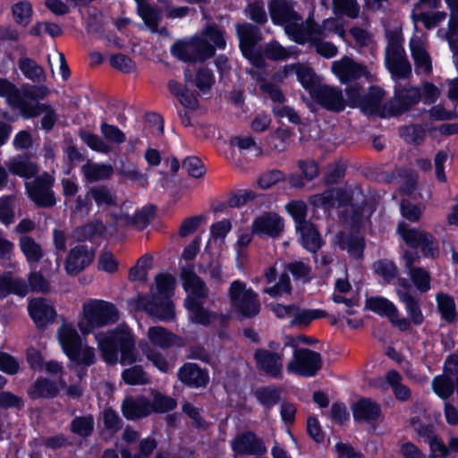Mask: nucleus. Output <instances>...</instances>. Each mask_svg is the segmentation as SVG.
I'll list each match as a JSON object with an SVG mask.
<instances>
[{
  "label": "nucleus",
  "mask_w": 458,
  "mask_h": 458,
  "mask_svg": "<svg viewBox=\"0 0 458 458\" xmlns=\"http://www.w3.org/2000/svg\"><path fill=\"white\" fill-rule=\"evenodd\" d=\"M148 337L153 345L162 349L174 346L182 348L185 347L187 344L184 337L159 326L150 327L148 331Z\"/></svg>",
  "instance_id": "obj_25"
},
{
  "label": "nucleus",
  "mask_w": 458,
  "mask_h": 458,
  "mask_svg": "<svg viewBox=\"0 0 458 458\" xmlns=\"http://www.w3.org/2000/svg\"><path fill=\"white\" fill-rule=\"evenodd\" d=\"M228 296L231 305L243 318H253L259 314L261 304L259 294L252 288H247L243 281H233Z\"/></svg>",
  "instance_id": "obj_5"
},
{
  "label": "nucleus",
  "mask_w": 458,
  "mask_h": 458,
  "mask_svg": "<svg viewBox=\"0 0 458 458\" xmlns=\"http://www.w3.org/2000/svg\"><path fill=\"white\" fill-rule=\"evenodd\" d=\"M150 401L145 395L127 396L123 401L121 409L128 420H137L151 414Z\"/></svg>",
  "instance_id": "obj_24"
},
{
  "label": "nucleus",
  "mask_w": 458,
  "mask_h": 458,
  "mask_svg": "<svg viewBox=\"0 0 458 458\" xmlns=\"http://www.w3.org/2000/svg\"><path fill=\"white\" fill-rule=\"evenodd\" d=\"M96 250L86 244L71 248L64 260V270L69 276H77L89 267L95 259Z\"/></svg>",
  "instance_id": "obj_12"
},
{
  "label": "nucleus",
  "mask_w": 458,
  "mask_h": 458,
  "mask_svg": "<svg viewBox=\"0 0 458 458\" xmlns=\"http://www.w3.org/2000/svg\"><path fill=\"white\" fill-rule=\"evenodd\" d=\"M105 226L100 221H91L74 229V238L79 242L93 241L103 234Z\"/></svg>",
  "instance_id": "obj_43"
},
{
  "label": "nucleus",
  "mask_w": 458,
  "mask_h": 458,
  "mask_svg": "<svg viewBox=\"0 0 458 458\" xmlns=\"http://www.w3.org/2000/svg\"><path fill=\"white\" fill-rule=\"evenodd\" d=\"M270 19L276 26H285L293 20H302L301 15L294 10L290 0H271L268 3Z\"/></svg>",
  "instance_id": "obj_21"
},
{
  "label": "nucleus",
  "mask_w": 458,
  "mask_h": 458,
  "mask_svg": "<svg viewBox=\"0 0 458 458\" xmlns=\"http://www.w3.org/2000/svg\"><path fill=\"white\" fill-rule=\"evenodd\" d=\"M178 380L189 388H203L209 383V373L194 362H185L177 370Z\"/></svg>",
  "instance_id": "obj_17"
},
{
  "label": "nucleus",
  "mask_w": 458,
  "mask_h": 458,
  "mask_svg": "<svg viewBox=\"0 0 458 458\" xmlns=\"http://www.w3.org/2000/svg\"><path fill=\"white\" fill-rule=\"evenodd\" d=\"M286 269L292 274L294 281H301L303 284L311 281V267L301 260L288 263Z\"/></svg>",
  "instance_id": "obj_62"
},
{
  "label": "nucleus",
  "mask_w": 458,
  "mask_h": 458,
  "mask_svg": "<svg viewBox=\"0 0 458 458\" xmlns=\"http://www.w3.org/2000/svg\"><path fill=\"white\" fill-rule=\"evenodd\" d=\"M14 22L21 27H27L32 21L33 7L28 0L19 1L11 7Z\"/></svg>",
  "instance_id": "obj_47"
},
{
  "label": "nucleus",
  "mask_w": 458,
  "mask_h": 458,
  "mask_svg": "<svg viewBox=\"0 0 458 458\" xmlns=\"http://www.w3.org/2000/svg\"><path fill=\"white\" fill-rule=\"evenodd\" d=\"M216 83L213 71L208 67H200L194 77V85L203 94L208 93Z\"/></svg>",
  "instance_id": "obj_55"
},
{
  "label": "nucleus",
  "mask_w": 458,
  "mask_h": 458,
  "mask_svg": "<svg viewBox=\"0 0 458 458\" xmlns=\"http://www.w3.org/2000/svg\"><path fill=\"white\" fill-rule=\"evenodd\" d=\"M253 360L258 370L275 379L284 377V352H273L267 348H257Z\"/></svg>",
  "instance_id": "obj_11"
},
{
  "label": "nucleus",
  "mask_w": 458,
  "mask_h": 458,
  "mask_svg": "<svg viewBox=\"0 0 458 458\" xmlns=\"http://www.w3.org/2000/svg\"><path fill=\"white\" fill-rule=\"evenodd\" d=\"M334 13L338 16H346L355 19L360 13V5L357 0H333Z\"/></svg>",
  "instance_id": "obj_56"
},
{
  "label": "nucleus",
  "mask_w": 458,
  "mask_h": 458,
  "mask_svg": "<svg viewBox=\"0 0 458 458\" xmlns=\"http://www.w3.org/2000/svg\"><path fill=\"white\" fill-rule=\"evenodd\" d=\"M254 396L265 409H271L281 400V390L273 386H260L255 390Z\"/></svg>",
  "instance_id": "obj_46"
},
{
  "label": "nucleus",
  "mask_w": 458,
  "mask_h": 458,
  "mask_svg": "<svg viewBox=\"0 0 458 458\" xmlns=\"http://www.w3.org/2000/svg\"><path fill=\"white\" fill-rule=\"evenodd\" d=\"M399 134L406 143L414 146H421L425 141L427 130L422 124L414 123L402 126Z\"/></svg>",
  "instance_id": "obj_45"
},
{
  "label": "nucleus",
  "mask_w": 458,
  "mask_h": 458,
  "mask_svg": "<svg viewBox=\"0 0 458 458\" xmlns=\"http://www.w3.org/2000/svg\"><path fill=\"white\" fill-rule=\"evenodd\" d=\"M251 230L253 234L276 239L283 233L284 221L278 214L267 212L255 217L252 222Z\"/></svg>",
  "instance_id": "obj_15"
},
{
  "label": "nucleus",
  "mask_w": 458,
  "mask_h": 458,
  "mask_svg": "<svg viewBox=\"0 0 458 458\" xmlns=\"http://www.w3.org/2000/svg\"><path fill=\"white\" fill-rule=\"evenodd\" d=\"M60 392L58 385L49 378L39 377L28 389V395L32 400L53 399Z\"/></svg>",
  "instance_id": "obj_31"
},
{
  "label": "nucleus",
  "mask_w": 458,
  "mask_h": 458,
  "mask_svg": "<svg viewBox=\"0 0 458 458\" xmlns=\"http://www.w3.org/2000/svg\"><path fill=\"white\" fill-rule=\"evenodd\" d=\"M18 66L21 73L33 82H39L45 77L44 69L30 57H21Z\"/></svg>",
  "instance_id": "obj_50"
},
{
  "label": "nucleus",
  "mask_w": 458,
  "mask_h": 458,
  "mask_svg": "<svg viewBox=\"0 0 458 458\" xmlns=\"http://www.w3.org/2000/svg\"><path fill=\"white\" fill-rule=\"evenodd\" d=\"M96 340L101 355L107 364H116L119 353L122 365H131L137 360L134 335L127 326L118 325L106 333H98L96 335Z\"/></svg>",
  "instance_id": "obj_2"
},
{
  "label": "nucleus",
  "mask_w": 458,
  "mask_h": 458,
  "mask_svg": "<svg viewBox=\"0 0 458 458\" xmlns=\"http://www.w3.org/2000/svg\"><path fill=\"white\" fill-rule=\"evenodd\" d=\"M235 30L242 56L257 69L265 67V57L271 61H284L290 57L287 49L276 40H271L266 44L262 52L261 47L259 46L263 39L262 31L260 27L253 23H236Z\"/></svg>",
  "instance_id": "obj_1"
},
{
  "label": "nucleus",
  "mask_w": 458,
  "mask_h": 458,
  "mask_svg": "<svg viewBox=\"0 0 458 458\" xmlns=\"http://www.w3.org/2000/svg\"><path fill=\"white\" fill-rule=\"evenodd\" d=\"M322 108L331 112H342L346 106L341 89L320 84L310 96Z\"/></svg>",
  "instance_id": "obj_18"
},
{
  "label": "nucleus",
  "mask_w": 458,
  "mask_h": 458,
  "mask_svg": "<svg viewBox=\"0 0 458 458\" xmlns=\"http://www.w3.org/2000/svg\"><path fill=\"white\" fill-rule=\"evenodd\" d=\"M386 63L393 77L408 79L411 76V65L404 55L387 57Z\"/></svg>",
  "instance_id": "obj_42"
},
{
  "label": "nucleus",
  "mask_w": 458,
  "mask_h": 458,
  "mask_svg": "<svg viewBox=\"0 0 458 458\" xmlns=\"http://www.w3.org/2000/svg\"><path fill=\"white\" fill-rule=\"evenodd\" d=\"M365 308L381 317L389 318L396 315V306L388 299L382 296H374L366 300Z\"/></svg>",
  "instance_id": "obj_38"
},
{
  "label": "nucleus",
  "mask_w": 458,
  "mask_h": 458,
  "mask_svg": "<svg viewBox=\"0 0 458 458\" xmlns=\"http://www.w3.org/2000/svg\"><path fill=\"white\" fill-rule=\"evenodd\" d=\"M10 105L14 108H18L21 116L25 119L37 117L43 114L44 109L47 108V104H32L30 101L24 99L20 91L16 97L13 98Z\"/></svg>",
  "instance_id": "obj_39"
},
{
  "label": "nucleus",
  "mask_w": 458,
  "mask_h": 458,
  "mask_svg": "<svg viewBox=\"0 0 458 458\" xmlns=\"http://www.w3.org/2000/svg\"><path fill=\"white\" fill-rule=\"evenodd\" d=\"M434 392L443 400H447L454 392V382L447 376H437L433 379Z\"/></svg>",
  "instance_id": "obj_59"
},
{
  "label": "nucleus",
  "mask_w": 458,
  "mask_h": 458,
  "mask_svg": "<svg viewBox=\"0 0 458 458\" xmlns=\"http://www.w3.org/2000/svg\"><path fill=\"white\" fill-rule=\"evenodd\" d=\"M436 302L441 319L449 324L456 321V305L452 295L445 293H438L436 295Z\"/></svg>",
  "instance_id": "obj_35"
},
{
  "label": "nucleus",
  "mask_w": 458,
  "mask_h": 458,
  "mask_svg": "<svg viewBox=\"0 0 458 458\" xmlns=\"http://www.w3.org/2000/svg\"><path fill=\"white\" fill-rule=\"evenodd\" d=\"M122 379L128 386H141L148 383V377L141 365H132L122 372Z\"/></svg>",
  "instance_id": "obj_53"
},
{
  "label": "nucleus",
  "mask_w": 458,
  "mask_h": 458,
  "mask_svg": "<svg viewBox=\"0 0 458 458\" xmlns=\"http://www.w3.org/2000/svg\"><path fill=\"white\" fill-rule=\"evenodd\" d=\"M385 90L378 86H370L369 91L363 94L359 107L366 113L374 114L381 107Z\"/></svg>",
  "instance_id": "obj_37"
},
{
  "label": "nucleus",
  "mask_w": 458,
  "mask_h": 458,
  "mask_svg": "<svg viewBox=\"0 0 458 458\" xmlns=\"http://www.w3.org/2000/svg\"><path fill=\"white\" fill-rule=\"evenodd\" d=\"M297 167L301 173H291L287 181L291 187L302 189L306 182L313 181L319 174V165L312 158L300 159Z\"/></svg>",
  "instance_id": "obj_22"
},
{
  "label": "nucleus",
  "mask_w": 458,
  "mask_h": 458,
  "mask_svg": "<svg viewBox=\"0 0 458 458\" xmlns=\"http://www.w3.org/2000/svg\"><path fill=\"white\" fill-rule=\"evenodd\" d=\"M296 229L301 234V246L309 252L317 253L324 242L316 226L309 222Z\"/></svg>",
  "instance_id": "obj_33"
},
{
  "label": "nucleus",
  "mask_w": 458,
  "mask_h": 458,
  "mask_svg": "<svg viewBox=\"0 0 458 458\" xmlns=\"http://www.w3.org/2000/svg\"><path fill=\"white\" fill-rule=\"evenodd\" d=\"M150 406L151 414L153 412L162 414L174 411L177 406V402L171 396L156 392L152 402L150 401Z\"/></svg>",
  "instance_id": "obj_54"
},
{
  "label": "nucleus",
  "mask_w": 458,
  "mask_h": 458,
  "mask_svg": "<svg viewBox=\"0 0 458 458\" xmlns=\"http://www.w3.org/2000/svg\"><path fill=\"white\" fill-rule=\"evenodd\" d=\"M352 412L355 422L377 421L381 414L380 404L369 397H361L352 403Z\"/></svg>",
  "instance_id": "obj_23"
},
{
  "label": "nucleus",
  "mask_w": 458,
  "mask_h": 458,
  "mask_svg": "<svg viewBox=\"0 0 458 458\" xmlns=\"http://www.w3.org/2000/svg\"><path fill=\"white\" fill-rule=\"evenodd\" d=\"M58 340L63 352L71 360H78L81 351V337L70 324H63L58 329Z\"/></svg>",
  "instance_id": "obj_20"
},
{
  "label": "nucleus",
  "mask_w": 458,
  "mask_h": 458,
  "mask_svg": "<svg viewBox=\"0 0 458 458\" xmlns=\"http://www.w3.org/2000/svg\"><path fill=\"white\" fill-rule=\"evenodd\" d=\"M29 293V287L25 280L13 276L11 272L0 274V300L14 294L21 298Z\"/></svg>",
  "instance_id": "obj_30"
},
{
  "label": "nucleus",
  "mask_w": 458,
  "mask_h": 458,
  "mask_svg": "<svg viewBox=\"0 0 458 458\" xmlns=\"http://www.w3.org/2000/svg\"><path fill=\"white\" fill-rule=\"evenodd\" d=\"M139 306L154 319L171 322L175 318V308L170 296L146 295L140 298Z\"/></svg>",
  "instance_id": "obj_10"
},
{
  "label": "nucleus",
  "mask_w": 458,
  "mask_h": 458,
  "mask_svg": "<svg viewBox=\"0 0 458 458\" xmlns=\"http://www.w3.org/2000/svg\"><path fill=\"white\" fill-rule=\"evenodd\" d=\"M301 20H293L284 26V31L289 38L299 45H304L309 41L306 37V24L299 22Z\"/></svg>",
  "instance_id": "obj_61"
},
{
  "label": "nucleus",
  "mask_w": 458,
  "mask_h": 458,
  "mask_svg": "<svg viewBox=\"0 0 458 458\" xmlns=\"http://www.w3.org/2000/svg\"><path fill=\"white\" fill-rule=\"evenodd\" d=\"M184 307L190 320L196 325L209 327L216 319V314L204 307V301L196 298H185Z\"/></svg>",
  "instance_id": "obj_27"
},
{
  "label": "nucleus",
  "mask_w": 458,
  "mask_h": 458,
  "mask_svg": "<svg viewBox=\"0 0 458 458\" xmlns=\"http://www.w3.org/2000/svg\"><path fill=\"white\" fill-rule=\"evenodd\" d=\"M181 278L185 292L191 293L186 298H196L202 301L208 297V288L206 283L192 269H184L181 274Z\"/></svg>",
  "instance_id": "obj_29"
},
{
  "label": "nucleus",
  "mask_w": 458,
  "mask_h": 458,
  "mask_svg": "<svg viewBox=\"0 0 458 458\" xmlns=\"http://www.w3.org/2000/svg\"><path fill=\"white\" fill-rule=\"evenodd\" d=\"M182 166L188 175L193 178H201L206 174L204 163L196 156L186 157L182 161Z\"/></svg>",
  "instance_id": "obj_64"
},
{
  "label": "nucleus",
  "mask_w": 458,
  "mask_h": 458,
  "mask_svg": "<svg viewBox=\"0 0 458 458\" xmlns=\"http://www.w3.org/2000/svg\"><path fill=\"white\" fill-rule=\"evenodd\" d=\"M293 71L295 72L297 81L309 92L310 96L320 86L319 77L316 74L313 68L301 64H286L284 67V76H288Z\"/></svg>",
  "instance_id": "obj_26"
},
{
  "label": "nucleus",
  "mask_w": 458,
  "mask_h": 458,
  "mask_svg": "<svg viewBox=\"0 0 458 458\" xmlns=\"http://www.w3.org/2000/svg\"><path fill=\"white\" fill-rule=\"evenodd\" d=\"M83 313L86 324H79L82 334L88 335L95 328L116 323L119 318V310L116 306L104 300H92L83 305Z\"/></svg>",
  "instance_id": "obj_3"
},
{
  "label": "nucleus",
  "mask_w": 458,
  "mask_h": 458,
  "mask_svg": "<svg viewBox=\"0 0 458 458\" xmlns=\"http://www.w3.org/2000/svg\"><path fill=\"white\" fill-rule=\"evenodd\" d=\"M7 168L12 174L21 178L29 180L38 176V165L31 161V156L28 153L17 155L10 159Z\"/></svg>",
  "instance_id": "obj_28"
},
{
  "label": "nucleus",
  "mask_w": 458,
  "mask_h": 458,
  "mask_svg": "<svg viewBox=\"0 0 458 458\" xmlns=\"http://www.w3.org/2000/svg\"><path fill=\"white\" fill-rule=\"evenodd\" d=\"M19 246L28 263H38L44 256V251L39 243L31 236L20 237Z\"/></svg>",
  "instance_id": "obj_41"
},
{
  "label": "nucleus",
  "mask_w": 458,
  "mask_h": 458,
  "mask_svg": "<svg viewBox=\"0 0 458 458\" xmlns=\"http://www.w3.org/2000/svg\"><path fill=\"white\" fill-rule=\"evenodd\" d=\"M411 57L417 69H421L425 73L432 72V62L428 52L421 46L411 47Z\"/></svg>",
  "instance_id": "obj_58"
},
{
  "label": "nucleus",
  "mask_w": 458,
  "mask_h": 458,
  "mask_svg": "<svg viewBox=\"0 0 458 458\" xmlns=\"http://www.w3.org/2000/svg\"><path fill=\"white\" fill-rule=\"evenodd\" d=\"M327 312L320 309H303L296 311L290 321L291 327H308L313 320L327 317Z\"/></svg>",
  "instance_id": "obj_48"
},
{
  "label": "nucleus",
  "mask_w": 458,
  "mask_h": 458,
  "mask_svg": "<svg viewBox=\"0 0 458 458\" xmlns=\"http://www.w3.org/2000/svg\"><path fill=\"white\" fill-rule=\"evenodd\" d=\"M80 138L93 151L108 154L112 150V148L98 134L83 131L80 133Z\"/></svg>",
  "instance_id": "obj_57"
},
{
  "label": "nucleus",
  "mask_w": 458,
  "mask_h": 458,
  "mask_svg": "<svg viewBox=\"0 0 458 458\" xmlns=\"http://www.w3.org/2000/svg\"><path fill=\"white\" fill-rule=\"evenodd\" d=\"M138 5V14L144 23L152 30H157L159 22L162 20V13L159 7L150 4H142L143 0H134Z\"/></svg>",
  "instance_id": "obj_36"
},
{
  "label": "nucleus",
  "mask_w": 458,
  "mask_h": 458,
  "mask_svg": "<svg viewBox=\"0 0 458 458\" xmlns=\"http://www.w3.org/2000/svg\"><path fill=\"white\" fill-rule=\"evenodd\" d=\"M91 200H94L98 207L116 206V198L106 185H96L89 189Z\"/></svg>",
  "instance_id": "obj_51"
},
{
  "label": "nucleus",
  "mask_w": 458,
  "mask_h": 458,
  "mask_svg": "<svg viewBox=\"0 0 458 458\" xmlns=\"http://www.w3.org/2000/svg\"><path fill=\"white\" fill-rule=\"evenodd\" d=\"M335 244L344 251H346L348 256L353 260H361L364 259V252L366 249L365 237L356 232L339 231L335 234Z\"/></svg>",
  "instance_id": "obj_16"
},
{
  "label": "nucleus",
  "mask_w": 458,
  "mask_h": 458,
  "mask_svg": "<svg viewBox=\"0 0 458 458\" xmlns=\"http://www.w3.org/2000/svg\"><path fill=\"white\" fill-rule=\"evenodd\" d=\"M82 172L89 182H96L110 178L114 173L112 165L106 164H86Z\"/></svg>",
  "instance_id": "obj_44"
},
{
  "label": "nucleus",
  "mask_w": 458,
  "mask_h": 458,
  "mask_svg": "<svg viewBox=\"0 0 458 458\" xmlns=\"http://www.w3.org/2000/svg\"><path fill=\"white\" fill-rule=\"evenodd\" d=\"M322 368V356L319 352L308 348H295L293 359L286 365L288 374L304 377H312Z\"/></svg>",
  "instance_id": "obj_7"
},
{
  "label": "nucleus",
  "mask_w": 458,
  "mask_h": 458,
  "mask_svg": "<svg viewBox=\"0 0 458 458\" xmlns=\"http://www.w3.org/2000/svg\"><path fill=\"white\" fill-rule=\"evenodd\" d=\"M397 233L409 248L420 249L424 258L434 259L439 256L438 241L431 233L410 227L405 222L398 224Z\"/></svg>",
  "instance_id": "obj_6"
},
{
  "label": "nucleus",
  "mask_w": 458,
  "mask_h": 458,
  "mask_svg": "<svg viewBox=\"0 0 458 458\" xmlns=\"http://www.w3.org/2000/svg\"><path fill=\"white\" fill-rule=\"evenodd\" d=\"M411 279L420 293H427L430 289V274L421 267H411Z\"/></svg>",
  "instance_id": "obj_60"
},
{
  "label": "nucleus",
  "mask_w": 458,
  "mask_h": 458,
  "mask_svg": "<svg viewBox=\"0 0 458 458\" xmlns=\"http://www.w3.org/2000/svg\"><path fill=\"white\" fill-rule=\"evenodd\" d=\"M397 294L412 325L420 326L424 322V316L419 300L408 292L397 290Z\"/></svg>",
  "instance_id": "obj_34"
},
{
  "label": "nucleus",
  "mask_w": 458,
  "mask_h": 458,
  "mask_svg": "<svg viewBox=\"0 0 458 458\" xmlns=\"http://www.w3.org/2000/svg\"><path fill=\"white\" fill-rule=\"evenodd\" d=\"M231 447L239 455L260 456L267 453L265 443L253 431L237 434L231 441Z\"/></svg>",
  "instance_id": "obj_14"
},
{
  "label": "nucleus",
  "mask_w": 458,
  "mask_h": 458,
  "mask_svg": "<svg viewBox=\"0 0 458 458\" xmlns=\"http://www.w3.org/2000/svg\"><path fill=\"white\" fill-rule=\"evenodd\" d=\"M372 268L375 274L387 284H390L398 276V268L395 263L387 259H377L373 263Z\"/></svg>",
  "instance_id": "obj_52"
},
{
  "label": "nucleus",
  "mask_w": 458,
  "mask_h": 458,
  "mask_svg": "<svg viewBox=\"0 0 458 458\" xmlns=\"http://www.w3.org/2000/svg\"><path fill=\"white\" fill-rule=\"evenodd\" d=\"M54 183L55 178L47 172H44L33 182L25 184L27 194L37 207L52 208L56 204L55 192L52 190Z\"/></svg>",
  "instance_id": "obj_9"
},
{
  "label": "nucleus",
  "mask_w": 458,
  "mask_h": 458,
  "mask_svg": "<svg viewBox=\"0 0 458 458\" xmlns=\"http://www.w3.org/2000/svg\"><path fill=\"white\" fill-rule=\"evenodd\" d=\"M321 203L329 208L337 204L339 208L350 207L353 204V193L344 188H333L325 191L320 195Z\"/></svg>",
  "instance_id": "obj_32"
},
{
  "label": "nucleus",
  "mask_w": 458,
  "mask_h": 458,
  "mask_svg": "<svg viewBox=\"0 0 458 458\" xmlns=\"http://www.w3.org/2000/svg\"><path fill=\"white\" fill-rule=\"evenodd\" d=\"M292 132L287 128H277L270 135V145L277 152H284L289 146Z\"/></svg>",
  "instance_id": "obj_63"
},
{
  "label": "nucleus",
  "mask_w": 458,
  "mask_h": 458,
  "mask_svg": "<svg viewBox=\"0 0 458 458\" xmlns=\"http://www.w3.org/2000/svg\"><path fill=\"white\" fill-rule=\"evenodd\" d=\"M216 49L225 50L226 47L225 30L216 22L207 23L200 34Z\"/></svg>",
  "instance_id": "obj_40"
},
{
  "label": "nucleus",
  "mask_w": 458,
  "mask_h": 458,
  "mask_svg": "<svg viewBox=\"0 0 458 458\" xmlns=\"http://www.w3.org/2000/svg\"><path fill=\"white\" fill-rule=\"evenodd\" d=\"M170 51L173 56L184 63H203L215 56V47L201 35L175 41Z\"/></svg>",
  "instance_id": "obj_4"
},
{
  "label": "nucleus",
  "mask_w": 458,
  "mask_h": 458,
  "mask_svg": "<svg viewBox=\"0 0 458 458\" xmlns=\"http://www.w3.org/2000/svg\"><path fill=\"white\" fill-rule=\"evenodd\" d=\"M421 99V91L417 87L395 89L393 98L382 106V117H395L410 111Z\"/></svg>",
  "instance_id": "obj_8"
},
{
  "label": "nucleus",
  "mask_w": 458,
  "mask_h": 458,
  "mask_svg": "<svg viewBox=\"0 0 458 458\" xmlns=\"http://www.w3.org/2000/svg\"><path fill=\"white\" fill-rule=\"evenodd\" d=\"M332 72L343 84L353 82L368 73L365 65L347 56L334 62Z\"/></svg>",
  "instance_id": "obj_19"
},
{
  "label": "nucleus",
  "mask_w": 458,
  "mask_h": 458,
  "mask_svg": "<svg viewBox=\"0 0 458 458\" xmlns=\"http://www.w3.org/2000/svg\"><path fill=\"white\" fill-rule=\"evenodd\" d=\"M70 430L81 437H90L94 431L93 415L76 416L70 423Z\"/></svg>",
  "instance_id": "obj_49"
},
{
  "label": "nucleus",
  "mask_w": 458,
  "mask_h": 458,
  "mask_svg": "<svg viewBox=\"0 0 458 458\" xmlns=\"http://www.w3.org/2000/svg\"><path fill=\"white\" fill-rule=\"evenodd\" d=\"M27 310L30 318L38 330H45L55 322L57 316L55 308L44 297L30 300Z\"/></svg>",
  "instance_id": "obj_13"
}]
</instances>
